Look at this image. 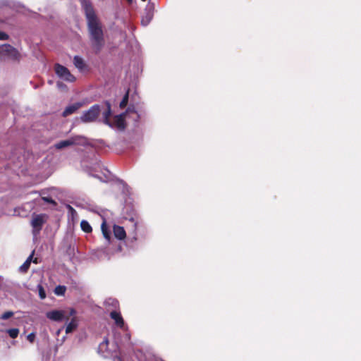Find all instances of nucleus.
Here are the masks:
<instances>
[{
  "label": "nucleus",
  "mask_w": 361,
  "mask_h": 361,
  "mask_svg": "<svg viewBox=\"0 0 361 361\" xmlns=\"http://www.w3.org/2000/svg\"><path fill=\"white\" fill-rule=\"evenodd\" d=\"M81 6L87 20V27L91 47L95 54H99L105 44L103 26L97 17L90 0H80Z\"/></svg>",
  "instance_id": "obj_1"
},
{
  "label": "nucleus",
  "mask_w": 361,
  "mask_h": 361,
  "mask_svg": "<svg viewBox=\"0 0 361 361\" xmlns=\"http://www.w3.org/2000/svg\"><path fill=\"white\" fill-rule=\"evenodd\" d=\"M100 112V106L99 104H94L83 113L80 119L84 123L94 122L98 118Z\"/></svg>",
  "instance_id": "obj_2"
},
{
  "label": "nucleus",
  "mask_w": 361,
  "mask_h": 361,
  "mask_svg": "<svg viewBox=\"0 0 361 361\" xmlns=\"http://www.w3.org/2000/svg\"><path fill=\"white\" fill-rule=\"evenodd\" d=\"M0 53L7 56L13 61H19L20 59V54L19 51L8 44H5L0 47Z\"/></svg>",
  "instance_id": "obj_3"
},
{
  "label": "nucleus",
  "mask_w": 361,
  "mask_h": 361,
  "mask_svg": "<svg viewBox=\"0 0 361 361\" xmlns=\"http://www.w3.org/2000/svg\"><path fill=\"white\" fill-rule=\"evenodd\" d=\"M54 71L56 74L63 80L68 81V82H74L75 80V78L71 73L69 70L59 64L56 63L54 66Z\"/></svg>",
  "instance_id": "obj_4"
},
{
  "label": "nucleus",
  "mask_w": 361,
  "mask_h": 361,
  "mask_svg": "<svg viewBox=\"0 0 361 361\" xmlns=\"http://www.w3.org/2000/svg\"><path fill=\"white\" fill-rule=\"evenodd\" d=\"M154 17V7L152 5H148L145 8V16H142L141 23L144 26H147Z\"/></svg>",
  "instance_id": "obj_5"
},
{
  "label": "nucleus",
  "mask_w": 361,
  "mask_h": 361,
  "mask_svg": "<svg viewBox=\"0 0 361 361\" xmlns=\"http://www.w3.org/2000/svg\"><path fill=\"white\" fill-rule=\"evenodd\" d=\"M46 316L52 321L61 322L64 319V312L62 310H52L47 312Z\"/></svg>",
  "instance_id": "obj_6"
},
{
  "label": "nucleus",
  "mask_w": 361,
  "mask_h": 361,
  "mask_svg": "<svg viewBox=\"0 0 361 361\" xmlns=\"http://www.w3.org/2000/svg\"><path fill=\"white\" fill-rule=\"evenodd\" d=\"M44 214H37L33 216L31 225L34 228L37 229L38 231L42 229V227L44 224Z\"/></svg>",
  "instance_id": "obj_7"
},
{
  "label": "nucleus",
  "mask_w": 361,
  "mask_h": 361,
  "mask_svg": "<svg viewBox=\"0 0 361 361\" xmlns=\"http://www.w3.org/2000/svg\"><path fill=\"white\" fill-rule=\"evenodd\" d=\"M108 345L109 340L107 338H104V341L99 345L98 347V353L106 357L110 355V352L109 351Z\"/></svg>",
  "instance_id": "obj_8"
},
{
  "label": "nucleus",
  "mask_w": 361,
  "mask_h": 361,
  "mask_svg": "<svg viewBox=\"0 0 361 361\" xmlns=\"http://www.w3.org/2000/svg\"><path fill=\"white\" fill-rule=\"evenodd\" d=\"M110 317L114 320L115 324L117 326L123 328L124 326V320L119 312L116 310L112 311L110 313Z\"/></svg>",
  "instance_id": "obj_9"
},
{
  "label": "nucleus",
  "mask_w": 361,
  "mask_h": 361,
  "mask_svg": "<svg viewBox=\"0 0 361 361\" xmlns=\"http://www.w3.org/2000/svg\"><path fill=\"white\" fill-rule=\"evenodd\" d=\"M82 106V104L77 102L67 106L62 113L63 117H66L73 113H75L78 109Z\"/></svg>",
  "instance_id": "obj_10"
},
{
  "label": "nucleus",
  "mask_w": 361,
  "mask_h": 361,
  "mask_svg": "<svg viewBox=\"0 0 361 361\" xmlns=\"http://www.w3.org/2000/svg\"><path fill=\"white\" fill-rule=\"evenodd\" d=\"M114 236L118 240H123L126 237V233L123 227L114 225L113 228Z\"/></svg>",
  "instance_id": "obj_11"
},
{
  "label": "nucleus",
  "mask_w": 361,
  "mask_h": 361,
  "mask_svg": "<svg viewBox=\"0 0 361 361\" xmlns=\"http://www.w3.org/2000/svg\"><path fill=\"white\" fill-rule=\"evenodd\" d=\"M105 105L106 106V109L102 113L104 123L106 125L111 126L110 123V118L111 116V104L109 102H106Z\"/></svg>",
  "instance_id": "obj_12"
},
{
  "label": "nucleus",
  "mask_w": 361,
  "mask_h": 361,
  "mask_svg": "<svg viewBox=\"0 0 361 361\" xmlns=\"http://www.w3.org/2000/svg\"><path fill=\"white\" fill-rule=\"evenodd\" d=\"M75 144V140L74 138H71L66 140H61L55 144L54 147L57 149H61L65 147H68Z\"/></svg>",
  "instance_id": "obj_13"
},
{
  "label": "nucleus",
  "mask_w": 361,
  "mask_h": 361,
  "mask_svg": "<svg viewBox=\"0 0 361 361\" xmlns=\"http://www.w3.org/2000/svg\"><path fill=\"white\" fill-rule=\"evenodd\" d=\"M73 63H74L75 66L80 71H83L86 68V64H85L84 60L78 56H74Z\"/></svg>",
  "instance_id": "obj_14"
},
{
  "label": "nucleus",
  "mask_w": 361,
  "mask_h": 361,
  "mask_svg": "<svg viewBox=\"0 0 361 361\" xmlns=\"http://www.w3.org/2000/svg\"><path fill=\"white\" fill-rule=\"evenodd\" d=\"M34 255V251H32V254L28 257V258L25 260V262L20 266V271L21 272L25 273L30 268L32 257Z\"/></svg>",
  "instance_id": "obj_15"
},
{
  "label": "nucleus",
  "mask_w": 361,
  "mask_h": 361,
  "mask_svg": "<svg viewBox=\"0 0 361 361\" xmlns=\"http://www.w3.org/2000/svg\"><path fill=\"white\" fill-rule=\"evenodd\" d=\"M78 327V322L75 318H73L66 327V333L70 334Z\"/></svg>",
  "instance_id": "obj_16"
},
{
  "label": "nucleus",
  "mask_w": 361,
  "mask_h": 361,
  "mask_svg": "<svg viewBox=\"0 0 361 361\" xmlns=\"http://www.w3.org/2000/svg\"><path fill=\"white\" fill-rule=\"evenodd\" d=\"M101 229H102V234H103L104 237L108 241H109L110 238H111V232L109 230L105 221H104L102 222V226H101Z\"/></svg>",
  "instance_id": "obj_17"
},
{
  "label": "nucleus",
  "mask_w": 361,
  "mask_h": 361,
  "mask_svg": "<svg viewBox=\"0 0 361 361\" xmlns=\"http://www.w3.org/2000/svg\"><path fill=\"white\" fill-rule=\"evenodd\" d=\"M80 228L82 231L87 233H90L92 231V228L86 220H82L80 222Z\"/></svg>",
  "instance_id": "obj_18"
},
{
  "label": "nucleus",
  "mask_w": 361,
  "mask_h": 361,
  "mask_svg": "<svg viewBox=\"0 0 361 361\" xmlns=\"http://www.w3.org/2000/svg\"><path fill=\"white\" fill-rule=\"evenodd\" d=\"M125 113L118 115L115 117V121L118 128H124L125 127Z\"/></svg>",
  "instance_id": "obj_19"
},
{
  "label": "nucleus",
  "mask_w": 361,
  "mask_h": 361,
  "mask_svg": "<svg viewBox=\"0 0 361 361\" xmlns=\"http://www.w3.org/2000/svg\"><path fill=\"white\" fill-rule=\"evenodd\" d=\"M66 287L65 286H57L54 289V293L57 295H63L66 293Z\"/></svg>",
  "instance_id": "obj_20"
},
{
  "label": "nucleus",
  "mask_w": 361,
  "mask_h": 361,
  "mask_svg": "<svg viewBox=\"0 0 361 361\" xmlns=\"http://www.w3.org/2000/svg\"><path fill=\"white\" fill-rule=\"evenodd\" d=\"M6 333L9 335L11 338H16L18 337L19 334V329L17 328L9 329L6 330Z\"/></svg>",
  "instance_id": "obj_21"
},
{
  "label": "nucleus",
  "mask_w": 361,
  "mask_h": 361,
  "mask_svg": "<svg viewBox=\"0 0 361 361\" xmlns=\"http://www.w3.org/2000/svg\"><path fill=\"white\" fill-rule=\"evenodd\" d=\"M128 94H129V92L128 90L127 92L126 93V94L123 96L121 102H120L119 106L121 109H124L127 106L128 102V97H129Z\"/></svg>",
  "instance_id": "obj_22"
},
{
  "label": "nucleus",
  "mask_w": 361,
  "mask_h": 361,
  "mask_svg": "<svg viewBox=\"0 0 361 361\" xmlns=\"http://www.w3.org/2000/svg\"><path fill=\"white\" fill-rule=\"evenodd\" d=\"M42 200L49 204H52L53 206L56 207L57 205V202L53 200L51 197L48 196H42Z\"/></svg>",
  "instance_id": "obj_23"
},
{
  "label": "nucleus",
  "mask_w": 361,
  "mask_h": 361,
  "mask_svg": "<svg viewBox=\"0 0 361 361\" xmlns=\"http://www.w3.org/2000/svg\"><path fill=\"white\" fill-rule=\"evenodd\" d=\"M37 289H38L39 298L41 299H44L46 298L47 295H46V292H45L43 286L39 284L37 286Z\"/></svg>",
  "instance_id": "obj_24"
},
{
  "label": "nucleus",
  "mask_w": 361,
  "mask_h": 361,
  "mask_svg": "<svg viewBox=\"0 0 361 361\" xmlns=\"http://www.w3.org/2000/svg\"><path fill=\"white\" fill-rule=\"evenodd\" d=\"M13 315V312L8 311V312H4V313L1 316V319L6 320V319H9L10 317H11Z\"/></svg>",
  "instance_id": "obj_25"
},
{
  "label": "nucleus",
  "mask_w": 361,
  "mask_h": 361,
  "mask_svg": "<svg viewBox=\"0 0 361 361\" xmlns=\"http://www.w3.org/2000/svg\"><path fill=\"white\" fill-rule=\"evenodd\" d=\"M27 341H29V342L33 343L35 339V334L30 333V334L27 335Z\"/></svg>",
  "instance_id": "obj_26"
},
{
  "label": "nucleus",
  "mask_w": 361,
  "mask_h": 361,
  "mask_svg": "<svg viewBox=\"0 0 361 361\" xmlns=\"http://www.w3.org/2000/svg\"><path fill=\"white\" fill-rule=\"evenodd\" d=\"M8 37H9L6 33L0 31V40H6Z\"/></svg>",
  "instance_id": "obj_27"
},
{
  "label": "nucleus",
  "mask_w": 361,
  "mask_h": 361,
  "mask_svg": "<svg viewBox=\"0 0 361 361\" xmlns=\"http://www.w3.org/2000/svg\"><path fill=\"white\" fill-rule=\"evenodd\" d=\"M75 314V310L74 309H71V312H70V314L72 316V315H74Z\"/></svg>",
  "instance_id": "obj_28"
},
{
  "label": "nucleus",
  "mask_w": 361,
  "mask_h": 361,
  "mask_svg": "<svg viewBox=\"0 0 361 361\" xmlns=\"http://www.w3.org/2000/svg\"><path fill=\"white\" fill-rule=\"evenodd\" d=\"M130 220L132 221V222L133 223V225H134V227L135 228H136V225H137V223L136 222H134V219L133 218H131Z\"/></svg>",
  "instance_id": "obj_29"
},
{
  "label": "nucleus",
  "mask_w": 361,
  "mask_h": 361,
  "mask_svg": "<svg viewBox=\"0 0 361 361\" xmlns=\"http://www.w3.org/2000/svg\"><path fill=\"white\" fill-rule=\"evenodd\" d=\"M133 110L131 109V107H128V109L126 110V113L127 112H130L132 111Z\"/></svg>",
  "instance_id": "obj_30"
},
{
  "label": "nucleus",
  "mask_w": 361,
  "mask_h": 361,
  "mask_svg": "<svg viewBox=\"0 0 361 361\" xmlns=\"http://www.w3.org/2000/svg\"><path fill=\"white\" fill-rule=\"evenodd\" d=\"M69 209H70L72 212H75L74 209H73L72 207L69 206Z\"/></svg>",
  "instance_id": "obj_31"
},
{
  "label": "nucleus",
  "mask_w": 361,
  "mask_h": 361,
  "mask_svg": "<svg viewBox=\"0 0 361 361\" xmlns=\"http://www.w3.org/2000/svg\"><path fill=\"white\" fill-rule=\"evenodd\" d=\"M33 262L35 263V264H37V259L35 258L34 260H33Z\"/></svg>",
  "instance_id": "obj_32"
},
{
  "label": "nucleus",
  "mask_w": 361,
  "mask_h": 361,
  "mask_svg": "<svg viewBox=\"0 0 361 361\" xmlns=\"http://www.w3.org/2000/svg\"><path fill=\"white\" fill-rule=\"evenodd\" d=\"M69 319V317H66V320L68 321Z\"/></svg>",
  "instance_id": "obj_33"
},
{
  "label": "nucleus",
  "mask_w": 361,
  "mask_h": 361,
  "mask_svg": "<svg viewBox=\"0 0 361 361\" xmlns=\"http://www.w3.org/2000/svg\"><path fill=\"white\" fill-rule=\"evenodd\" d=\"M128 1L129 2H131V1H132V0H128Z\"/></svg>",
  "instance_id": "obj_34"
},
{
  "label": "nucleus",
  "mask_w": 361,
  "mask_h": 361,
  "mask_svg": "<svg viewBox=\"0 0 361 361\" xmlns=\"http://www.w3.org/2000/svg\"><path fill=\"white\" fill-rule=\"evenodd\" d=\"M142 1H146L147 0H142Z\"/></svg>",
  "instance_id": "obj_35"
}]
</instances>
